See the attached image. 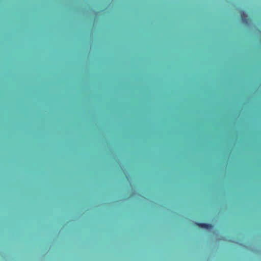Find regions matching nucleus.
Segmentation results:
<instances>
[{"instance_id":"obj_1","label":"nucleus","mask_w":261,"mask_h":261,"mask_svg":"<svg viewBox=\"0 0 261 261\" xmlns=\"http://www.w3.org/2000/svg\"><path fill=\"white\" fill-rule=\"evenodd\" d=\"M241 20L244 24L248 25L249 23L250 20L248 18L247 15L243 11H241Z\"/></svg>"},{"instance_id":"obj_2","label":"nucleus","mask_w":261,"mask_h":261,"mask_svg":"<svg viewBox=\"0 0 261 261\" xmlns=\"http://www.w3.org/2000/svg\"><path fill=\"white\" fill-rule=\"evenodd\" d=\"M196 225L199 227L207 229H211L213 228V226L211 224H206V223H196Z\"/></svg>"},{"instance_id":"obj_3","label":"nucleus","mask_w":261,"mask_h":261,"mask_svg":"<svg viewBox=\"0 0 261 261\" xmlns=\"http://www.w3.org/2000/svg\"><path fill=\"white\" fill-rule=\"evenodd\" d=\"M234 116H240V115H233Z\"/></svg>"},{"instance_id":"obj_4","label":"nucleus","mask_w":261,"mask_h":261,"mask_svg":"<svg viewBox=\"0 0 261 261\" xmlns=\"http://www.w3.org/2000/svg\"><path fill=\"white\" fill-rule=\"evenodd\" d=\"M133 115H130V116H132Z\"/></svg>"}]
</instances>
